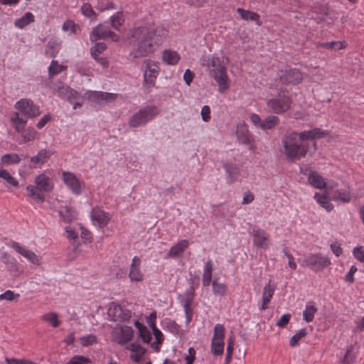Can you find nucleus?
I'll list each match as a JSON object with an SVG mask.
<instances>
[{"mask_svg": "<svg viewBox=\"0 0 364 364\" xmlns=\"http://www.w3.org/2000/svg\"><path fill=\"white\" fill-rule=\"evenodd\" d=\"M110 38L112 41L117 42L119 36L105 26L100 24L94 28L90 33V41L94 42L99 39Z\"/></svg>", "mask_w": 364, "mask_h": 364, "instance_id": "10", "label": "nucleus"}, {"mask_svg": "<svg viewBox=\"0 0 364 364\" xmlns=\"http://www.w3.org/2000/svg\"><path fill=\"white\" fill-rule=\"evenodd\" d=\"M279 78L283 84L296 85L299 83L303 78L301 73L297 69L281 70Z\"/></svg>", "mask_w": 364, "mask_h": 364, "instance_id": "14", "label": "nucleus"}, {"mask_svg": "<svg viewBox=\"0 0 364 364\" xmlns=\"http://www.w3.org/2000/svg\"><path fill=\"white\" fill-rule=\"evenodd\" d=\"M328 15V7L326 4H314L308 12V16L320 23L326 20Z\"/></svg>", "mask_w": 364, "mask_h": 364, "instance_id": "12", "label": "nucleus"}, {"mask_svg": "<svg viewBox=\"0 0 364 364\" xmlns=\"http://www.w3.org/2000/svg\"><path fill=\"white\" fill-rule=\"evenodd\" d=\"M129 42L133 48L130 56L144 58L153 53L161 44L164 31L152 22L134 27L129 31Z\"/></svg>", "mask_w": 364, "mask_h": 364, "instance_id": "2", "label": "nucleus"}, {"mask_svg": "<svg viewBox=\"0 0 364 364\" xmlns=\"http://www.w3.org/2000/svg\"><path fill=\"white\" fill-rule=\"evenodd\" d=\"M62 179L73 194L77 196L82 193L81 183L73 173L70 171L63 172Z\"/></svg>", "mask_w": 364, "mask_h": 364, "instance_id": "13", "label": "nucleus"}, {"mask_svg": "<svg viewBox=\"0 0 364 364\" xmlns=\"http://www.w3.org/2000/svg\"><path fill=\"white\" fill-rule=\"evenodd\" d=\"M21 161V158L17 154H6L1 156V162L4 166H9L12 164H18Z\"/></svg>", "mask_w": 364, "mask_h": 364, "instance_id": "39", "label": "nucleus"}, {"mask_svg": "<svg viewBox=\"0 0 364 364\" xmlns=\"http://www.w3.org/2000/svg\"><path fill=\"white\" fill-rule=\"evenodd\" d=\"M117 97V94L98 91L92 92L89 95V98L97 103H101L102 102H112Z\"/></svg>", "mask_w": 364, "mask_h": 364, "instance_id": "21", "label": "nucleus"}, {"mask_svg": "<svg viewBox=\"0 0 364 364\" xmlns=\"http://www.w3.org/2000/svg\"><path fill=\"white\" fill-rule=\"evenodd\" d=\"M158 113L157 108L154 106H147L141 108L129 118V126L136 128L144 125L152 120Z\"/></svg>", "mask_w": 364, "mask_h": 364, "instance_id": "5", "label": "nucleus"}, {"mask_svg": "<svg viewBox=\"0 0 364 364\" xmlns=\"http://www.w3.org/2000/svg\"><path fill=\"white\" fill-rule=\"evenodd\" d=\"M314 198L317 203L328 212H330L333 209V205L329 201L326 194L316 193Z\"/></svg>", "mask_w": 364, "mask_h": 364, "instance_id": "32", "label": "nucleus"}, {"mask_svg": "<svg viewBox=\"0 0 364 364\" xmlns=\"http://www.w3.org/2000/svg\"><path fill=\"white\" fill-rule=\"evenodd\" d=\"M208 67L210 75L214 78L218 85V91L223 93L230 87L226 68L223 65L220 58L217 57L208 58Z\"/></svg>", "mask_w": 364, "mask_h": 364, "instance_id": "3", "label": "nucleus"}, {"mask_svg": "<svg viewBox=\"0 0 364 364\" xmlns=\"http://www.w3.org/2000/svg\"><path fill=\"white\" fill-rule=\"evenodd\" d=\"M0 178L13 187L18 186V181L7 170L4 169L1 166H0Z\"/></svg>", "mask_w": 364, "mask_h": 364, "instance_id": "37", "label": "nucleus"}, {"mask_svg": "<svg viewBox=\"0 0 364 364\" xmlns=\"http://www.w3.org/2000/svg\"><path fill=\"white\" fill-rule=\"evenodd\" d=\"M353 255L358 260L364 263V247H355Z\"/></svg>", "mask_w": 364, "mask_h": 364, "instance_id": "57", "label": "nucleus"}, {"mask_svg": "<svg viewBox=\"0 0 364 364\" xmlns=\"http://www.w3.org/2000/svg\"><path fill=\"white\" fill-rule=\"evenodd\" d=\"M112 341L120 346L128 343L134 336V330L127 326H117L112 331Z\"/></svg>", "mask_w": 364, "mask_h": 364, "instance_id": "7", "label": "nucleus"}, {"mask_svg": "<svg viewBox=\"0 0 364 364\" xmlns=\"http://www.w3.org/2000/svg\"><path fill=\"white\" fill-rule=\"evenodd\" d=\"M318 309L314 302L309 301L306 304L305 310L303 311V318L306 322H311Z\"/></svg>", "mask_w": 364, "mask_h": 364, "instance_id": "30", "label": "nucleus"}, {"mask_svg": "<svg viewBox=\"0 0 364 364\" xmlns=\"http://www.w3.org/2000/svg\"><path fill=\"white\" fill-rule=\"evenodd\" d=\"M21 132V136L24 142L33 141L38 135V132L33 127H28Z\"/></svg>", "mask_w": 364, "mask_h": 364, "instance_id": "45", "label": "nucleus"}, {"mask_svg": "<svg viewBox=\"0 0 364 364\" xmlns=\"http://www.w3.org/2000/svg\"><path fill=\"white\" fill-rule=\"evenodd\" d=\"M224 341H212L211 351L215 355H220L223 353L224 350Z\"/></svg>", "mask_w": 364, "mask_h": 364, "instance_id": "46", "label": "nucleus"}, {"mask_svg": "<svg viewBox=\"0 0 364 364\" xmlns=\"http://www.w3.org/2000/svg\"><path fill=\"white\" fill-rule=\"evenodd\" d=\"M60 48V43L56 39H50L46 48L45 53L49 57L54 58Z\"/></svg>", "mask_w": 364, "mask_h": 364, "instance_id": "31", "label": "nucleus"}, {"mask_svg": "<svg viewBox=\"0 0 364 364\" xmlns=\"http://www.w3.org/2000/svg\"><path fill=\"white\" fill-rule=\"evenodd\" d=\"M127 348L132 352L130 358L135 363H139L145 353V349L137 343H131Z\"/></svg>", "mask_w": 364, "mask_h": 364, "instance_id": "26", "label": "nucleus"}, {"mask_svg": "<svg viewBox=\"0 0 364 364\" xmlns=\"http://www.w3.org/2000/svg\"><path fill=\"white\" fill-rule=\"evenodd\" d=\"M81 12L87 18L96 16V13L93 10L92 6L88 3H85L82 5Z\"/></svg>", "mask_w": 364, "mask_h": 364, "instance_id": "50", "label": "nucleus"}, {"mask_svg": "<svg viewBox=\"0 0 364 364\" xmlns=\"http://www.w3.org/2000/svg\"><path fill=\"white\" fill-rule=\"evenodd\" d=\"M338 43H336V41H331V42H326V43H321L317 42L315 43V46L317 48H323L327 50H333L336 49V47L338 46Z\"/></svg>", "mask_w": 364, "mask_h": 364, "instance_id": "54", "label": "nucleus"}, {"mask_svg": "<svg viewBox=\"0 0 364 364\" xmlns=\"http://www.w3.org/2000/svg\"><path fill=\"white\" fill-rule=\"evenodd\" d=\"M18 297H19V294H15L13 291L7 290L5 291V295H4L5 300H7L9 301H16Z\"/></svg>", "mask_w": 364, "mask_h": 364, "instance_id": "63", "label": "nucleus"}, {"mask_svg": "<svg viewBox=\"0 0 364 364\" xmlns=\"http://www.w3.org/2000/svg\"><path fill=\"white\" fill-rule=\"evenodd\" d=\"M331 249L333 253L336 257H339L342 254V252H343V250L341 247L340 244L338 243V242H334V243L331 244Z\"/></svg>", "mask_w": 364, "mask_h": 364, "instance_id": "64", "label": "nucleus"}, {"mask_svg": "<svg viewBox=\"0 0 364 364\" xmlns=\"http://www.w3.org/2000/svg\"><path fill=\"white\" fill-rule=\"evenodd\" d=\"M213 291L215 295L224 296L227 293V286L224 283L213 280L212 282Z\"/></svg>", "mask_w": 364, "mask_h": 364, "instance_id": "40", "label": "nucleus"}, {"mask_svg": "<svg viewBox=\"0 0 364 364\" xmlns=\"http://www.w3.org/2000/svg\"><path fill=\"white\" fill-rule=\"evenodd\" d=\"M327 136L328 132L319 128L299 133L287 132L282 140L284 153L287 159L291 161H299L307 156L312 157L317 150L316 139Z\"/></svg>", "mask_w": 364, "mask_h": 364, "instance_id": "1", "label": "nucleus"}, {"mask_svg": "<svg viewBox=\"0 0 364 364\" xmlns=\"http://www.w3.org/2000/svg\"><path fill=\"white\" fill-rule=\"evenodd\" d=\"M7 364H33V363L26 359L8 358L5 359Z\"/></svg>", "mask_w": 364, "mask_h": 364, "instance_id": "58", "label": "nucleus"}, {"mask_svg": "<svg viewBox=\"0 0 364 364\" xmlns=\"http://www.w3.org/2000/svg\"><path fill=\"white\" fill-rule=\"evenodd\" d=\"M189 246L187 240H182L172 246L167 254V258H175L182 255L183 252Z\"/></svg>", "mask_w": 364, "mask_h": 364, "instance_id": "22", "label": "nucleus"}, {"mask_svg": "<svg viewBox=\"0 0 364 364\" xmlns=\"http://www.w3.org/2000/svg\"><path fill=\"white\" fill-rule=\"evenodd\" d=\"M59 215L65 223H71L77 218L76 211L71 207L63 206L59 210Z\"/></svg>", "mask_w": 364, "mask_h": 364, "instance_id": "27", "label": "nucleus"}, {"mask_svg": "<svg viewBox=\"0 0 364 364\" xmlns=\"http://www.w3.org/2000/svg\"><path fill=\"white\" fill-rule=\"evenodd\" d=\"M224 168L228 174V181L229 183H232L238 177L240 170L237 166L231 164H225Z\"/></svg>", "mask_w": 364, "mask_h": 364, "instance_id": "33", "label": "nucleus"}, {"mask_svg": "<svg viewBox=\"0 0 364 364\" xmlns=\"http://www.w3.org/2000/svg\"><path fill=\"white\" fill-rule=\"evenodd\" d=\"M279 122V119L277 116L270 115L262 120L260 128L263 130L271 129L275 127Z\"/></svg>", "mask_w": 364, "mask_h": 364, "instance_id": "38", "label": "nucleus"}, {"mask_svg": "<svg viewBox=\"0 0 364 364\" xmlns=\"http://www.w3.org/2000/svg\"><path fill=\"white\" fill-rule=\"evenodd\" d=\"M34 21V16L31 12H26L21 18L16 19L14 25L18 28H23Z\"/></svg>", "mask_w": 364, "mask_h": 364, "instance_id": "36", "label": "nucleus"}, {"mask_svg": "<svg viewBox=\"0 0 364 364\" xmlns=\"http://www.w3.org/2000/svg\"><path fill=\"white\" fill-rule=\"evenodd\" d=\"M66 69V66L58 64L57 60H53L48 68V75L53 77Z\"/></svg>", "mask_w": 364, "mask_h": 364, "instance_id": "42", "label": "nucleus"}, {"mask_svg": "<svg viewBox=\"0 0 364 364\" xmlns=\"http://www.w3.org/2000/svg\"><path fill=\"white\" fill-rule=\"evenodd\" d=\"M357 272V267L354 265L351 266L350 271L346 275L345 280L350 284L354 282V274Z\"/></svg>", "mask_w": 364, "mask_h": 364, "instance_id": "62", "label": "nucleus"}, {"mask_svg": "<svg viewBox=\"0 0 364 364\" xmlns=\"http://www.w3.org/2000/svg\"><path fill=\"white\" fill-rule=\"evenodd\" d=\"M91 218L100 227L106 226L110 220L107 213L97 207L92 210Z\"/></svg>", "mask_w": 364, "mask_h": 364, "instance_id": "19", "label": "nucleus"}, {"mask_svg": "<svg viewBox=\"0 0 364 364\" xmlns=\"http://www.w3.org/2000/svg\"><path fill=\"white\" fill-rule=\"evenodd\" d=\"M283 252L287 256V257L288 259V264H289V267L291 269L295 270L296 269V264L294 262V258L293 255L289 253V250L287 248L283 250Z\"/></svg>", "mask_w": 364, "mask_h": 364, "instance_id": "56", "label": "nucleus"}, {"mask_svg": "<svg viewBox=\"0 0 364 364\" xmlns=\"http://www.w3.org/2000/svg\"><path fill=\"white\" fill-rule=\"evenodd\" d=\"M200 114L204 122H208L210 119V109L208 105L202 107Z\"/></svg>", "mask_w": 364, "mask_h": 364, "instance_id": "60", "label": "nucleus"}, {"mask_svg": "<svg viewBox=\"0 0 364 364\" xmlns=\"http://www.w3.org/2000/svg\"><path fill=\"white\" fill-rule=\"evenodd\" d=\"M307 334L306 329L302 328L300 329L298 332L294 335L290 339V346L292 347L296 346L299 341L304 337H305Z\"/></svg>", "mask_w": 364, "mask_h": 364, "instance_id": "48", "label": "nucleus"}, {"mask_svg": "<svg viewBox=\"0 0 364 364\" xmlns=\"http://www.w3.org/2000/svg\"><path fill=\"white\" fill-rule=\"evenodd\" d=\"M334 200H340L344 203H349L351 200L350 191L349 188H341L336 191L333 196Z\"/></svg>", "mask_w": 364, "mask_h": 364, "instance_id": "29", "label": "nucleus"}, {"mask_svg": "<svg viewBox=\"0 0 364 364\" xmlns=\"http://www.w3.org/2000/svg\"><path fill=\"white\" fill-rule=\"evenodd\" d=\"M236 135L239 141L244 144H249L253 140L246 124L237 125Z\"/></svg>", "mask_w": 364, "mask_h": 364, "instance_id": "24", "label": "nucleus"}, {"mask_svg": "<svg viewBox=\"0 0 364 364\" xmlns=\"http://www.w3.org/2000/svg\"><path fill=\"white\" fill-rule=\"evenodd\" d=\"M112 26L117 31H119L120 27L124 22L122 13L117 12L110 18Z\"/></svg>", "mask_w": 364, "mask_h": 364, "instance_id": "41", "label": "nucleus"}, {"mask_svg": "<svg viewBox=\"0 0 364 364\" xmlns=\"http://www.w3.org/2000/svg\"><path fill=\"white\" fill-rule=\"evenodd\" d=\"M80 341L82 346H88L97 343V337L93 334H89L82 336Z\"/></svg>", "mask_w": 364, "mask_h": 364, "instance_id": "51", "label": "nucleus"}, {"mask_svg": "<svg viewBox=\"0 0 364 364\" xmlns=\"http://www.w3.org/2000/svg\"><path fill=\"white\" fill-rule=\"evenodd\" d=\"M36 185L39 191L43 192H49L53 188L50 178L45 174H40L36 178Z\"/></svg>", "mask_w": 364, "mask_h": 364, "instance_id": "25", "label": "nucleus"}, {"mask_svg": "<svg viewBox=\"0 0 364 364\" xmlns=\"http://www.w3.org/2000/svg\"><path fill=\"white\" fill-rule=\"evenodd\" d=\"M331 264L329 258L321 254H313L303 261V265L311 267L314 271H321Z\"/></svg>", "mask_w": 364, "mask_h": 364, "instance_id": "9", "label": "nucleus"}, {"mask_svg": "<svg viewBox=\"0 0 364 364\" xmlns=\"http://www.w3.org/2000/svg\"><path fill=\"white\" fill-rule=\"evenodd\" d=\"M63 30L65 31H70L72 33H75V23L71 20H67L63 25Z\"/></svg>", "mask_w": 364, "mask_h": 364, "instance_id": "61", "label": "nucleus"}, {"mask_svg": "<svg viewBox=\"0 0 364 364\" xmlns=\"http://www.w3.org/2000/svg\"><path fill=\"white\" fill-rule=\"evenodd\" d=\"M292 100L287 90H280L277 97L269 99L267 106L275 114H282L288 111L291 106Z\"/></svg>", "mask_w": 364, "mask_h": 364, "instance_id": "4", "label": "nucleus"}, {"mask_svg": "<svg viewBox=\"0 0 364 364\" xmlns=\"http://www.w3.org/2000/svg\"><path fill=\"white\" fill-rule=\"evenodd\" d=\"M166 328H168L172 333H177L178 332V324L172 320L165 321Z\"/></svg>", "mask_w": 364, "mask_h": 364, "instance_id": "55", "label": "nucleus"}, {"mask_svg": "<svg viewBox=\"0 0 364 364\" xmlns=\"http://www.w3.org/2000/svg\"><path fill=\"white\" fill-rule=\"evenodd\" d=\"M42 320L45 322L49 323L54 328L58 327L60 324L58 315L54 312H50L44 314L42 316Z\"/></svg>", "mask_w": 364, "mask_h": 364, "instance_id": "43", "label": "nucleus"}, {"mask_svg": "<svg viewBox=\"0 0 364 364\" xmlns=\"http://www.w3.org/2000/svg\"><path fill=\"white\" fill-rule=\"evenodd\" d=\"M291 314H285L282 315L279 320L277 322V326L280 328L285 327L289 322Z\"/></svg>", "mask_w": 364, "mask_h": 364, "instance_id": "59", "label": "nucleus"}, {"mask_svg": "<svg viewBox=\"0 0 364 364\" xmlns=\"http://www.w3.org/2000/svg\"><path fill=\"white\" fill-rule=\"evenodd\" d=\"M275 290V286L271 283V281L264 286L262 292V304L260 309L262 311L268 308V304L270 302Z\"/></svg>", "mask_w": 364, "mask_h": 364, "instance_id": "23", "label": "nucleus"}, {"mask_svg": "<svg viewBox=\"0 0 364 364\" xmlns=\"http://www.w3.org/2000/svg\"><path fill=\"white\" fill-rule=\"evenodd\" d=\"M109 314L112 315L114 320L127 321L131 318V311L123 308L119 304H114L109 309Z\"/></svg>", "mask_w": 364, "mask_h": 364, "instance_id": "18", "label": "nucleus"}, {"mask_svg": "<svg viewBox=\"0 0 364 364\" xmlns=\"http://www.w3.org/2000/svg\"><path fill=\"white\" fill-rule=\"evenodd\" d=\"M106 48L107 46L105 43H96L95 46L91 48V55L92 58H97Z\"/></svg>", "mask_w": 364, "mask_h": 364, "instance_id": "49", "label": "nucleus"}, {"mask_svg": "<svg viewBox=\"0 0 364 364\" xmlns=\"http://www.w3.org/2000/svg\"><path fill=\"white\" fill-rule=\"evenodd\" d=\"M90 360L83 355H75L67 364H88Z\"/></svg>", "mask_w": 364, "mask_h": 364, "instance_id": "52", "label": "nucleus"}, {"mask_svg": "<svg viewBox=\"0 0 364 364\" xmlns=\"http://www.w3.org/2000/svg\"><path fill=\"white\" fill-rule=\"evenodd\" d=\"M253 245L263 250L268 249L270 244L269 235L262 229H253L252 232Z\"/></svg>", "mask_w": 364, "mask_h": 364, "instance_id": "15", "label": "nucleus"}, {"mask_svg": "<svg viewBox=\"0 0 364 364\" xmlns=\"http://www.w3.org/2000/svg\"><path fill=\"white\" fill-rule=\"evenodd\" d=\"M151 329L156 338V341L152 343L151 346L158 351L159 350V346L164 341V336L161 331L157 328L156 326H155V328L152 327Z\"/></svg>", "mask_w": 364, "mask_h": 364, "instance_id": "44", "label": "nucleus"}, {"mask_svg": "<svg viewBox=\"0 0 364 364\" xmlns=\"http://www.w3.org/2000/svg\"><path fill=\"white\" fill-rule=\"evenodd\" d=\"M237 12L240 14V17L245 21H255L258 26H261L260 16L257 13L252 12L249 10H245L242 8H238Z\"/></svg>", "mask_w": 364, "mask_h": 364, "instance_id": "28", "label": "nucleus"}, {"mask_svg": "<svg viewBox=\"0 0 364 364\" xmlns=\"http://www.w3.org/2000/svg\"><path fill=\"white\" fill-rule=\"evenodd\" d=\"M11 247L15 250L16 252L27 259L31 263L36 265H40V259L33 252L22 247L16 242H12Z\"/></svg>", "mask_w": 364, "mask_h": 364, "instance_id": "16", "label": "nucleus"}, {"mask_svg": "<svg viewBox=\"0 0 364 364\" xmlns=\"http://www.w3.org/2000/svg\"><path fill=\"white\" fill-rule=\"evenodd\" d=\"M53 154L54 151L52 150L43 149L36 156L31 157L26 156L25 159H29L31 168H38L45 164Z\"/></svg>", "mask_w": 364, "mask_h": 364, "instance_id": "11", "label": "nucleus"}, {"mask_svg": "<svg viewBox=\"0 0 364 364\" xmlns=\"http://www.w3.org/2000/svg\"><path fill=\"white\" fill-rule=\"evenodd\" d=\"M225 338V327L223 324H216L214 328V335L212 341H223Z\"/></svg>", "mask_w": 364, "mask_h": 364, "instance_id": "47", "label": "nucleus"}, {"mask_svg": "<svg viewBox=\"0 0 364 364\" xmlns=\"http://www.w3.org/2000/svg\"><path fill=\"white\" fill-rule=\"evenodd\" d=\"M308 182L311 186L317 189H323L327 186L326 178L316 171H311L309 172Z\"/></svg>", "mask_w": 364, "mask_h": 364, "instance_id": "20", "label": "nucleus"}, {"mask_svg": "<svg viewBox=\"0 0 364 364\" xmlns=\"http://www.w3.org/2000/svg\"><path fill=\"white\" fill-rule=\"evenodd\" d=\"M140 336L142 338L144 342L145 343H150L151 341V334L149 332V331L146 328V327L143 326L142 328H139Z\"/></svg>", "mask_w": 364, "mask_h": 364, "instance_id": "53", "label": "nucleus"}, {"mask_svg": "<svg viewBox=\"0 0 364 364\" xmlns=\"http://www.w3.org/2000/svg\"><path fill=\"white\" fill-rule=\"evenodd\" d=\"M179 59L180 55L176 51L166 50L163 53V60L168 65H176Z\"/></svg>", "mask_w": 364, "mask_h": 364, "instance_id": "34", "label": "nucleus"}, {"mask_svg": "<svg viewBox=\"0 0 364 364\" xmlns=\"http://www.w3.org/2000/svg\"><path fill=\"white\" fill-rule=\"evenodd\" d=\"M15 108L30 118H35L41 114L39 106L30 99H21L15 104Z\"/></svg>", "mask_w": 364, "mask_h": 364, "instance_id": "8", "label": "nucleus"}, {"mask_svg": "<svg viewBox=\"0 0 364 364\" xmlns=\"http://www.w3.org/2000/svg\"><path fill=\"white\" fill-rule=\"evenodd\" d=\"M11 121L18 132H22L27 122L26 119L23 117H21L18 112H15L14 114V115L11 117Z\"/></svg>", "mask_w": 364, "mask_h": 364, "instance_id": "35", "label": "nucleus"}, {"mask_svg": "<svg viewBox=\"0 0 364 364\" xmlns=\"http://www.w3.org/2000/svg\"><path fill=\"white\" fill-rule=\"evenodd\" d=\"M141 259L135 256L132 259V262L130 266L129 277L132 282H141L144 279V274L140 270Z\"/></svg>", "mask_w": 364, "mask_h": 364, "instance_id": "17", "label": "nucleus"}, {"mask_svg": "<svg viewBox=\"0 0 364 364\" xmlns=\"http://www.w3.org/2000/svg\"><path fill=\"white\" fill-rule=\"evenodd\" d=\"M141 70L144 73L145 85L147 88L152 87L159 72L158 64L149 59L144 60L141 65Z\"/></svg>", "mask_w": 364, "mask_h": 364, "instance_id": "6", "label": "nucleus"}]
</instances>
